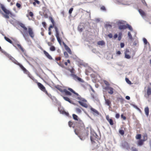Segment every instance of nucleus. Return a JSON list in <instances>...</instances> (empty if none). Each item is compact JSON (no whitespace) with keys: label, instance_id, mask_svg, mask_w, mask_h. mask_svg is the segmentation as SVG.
<instances>
[{"label":"nucleus","instance_id":"45","mask_svg":"<svg viewBox=\"0 0 151 151\" xmlns=\"http://www.w3.org/2000/svg\"><path fill=\"white\" fill-rule=\"evenodd\" d=\"M29 15L32 17L34 16V14L32 12H30L29 13Z\"/></svg>","mask_w":151,"mask_h":151},{"label":"nucleus","instance_id":"6","mask_svg":"<svg viewBox=\"0 0 151 151\" xmlns=\"http://www.w3.org/2000/svg\"><path fill=\"white\" fill-rule=\"evenodd\" d=\"M36 83H37L38 88L41 90L45 93L47 95H49L45 87L42 84L40 83L37 82V81Z\"/></svg>","mask_w":151,"mask_h":151},{"label":"nucleus","instance_id":"5","mask_svg":"<svg viewBox=\"0 0 151 151\" xmlns=\"http://www.w3.org/2000/svg\"><path fill=\"white\" fill-rule=\"evenodd\" d=\"M6 55L8 57L9 59L11 60L16 65H17L19 66L20 67L22 70H25V68L22 65L19 63L14 58L12 57L11 55L7 54Z\"/></svg>","mask_w":151,"mask_h":151},{"label":"nucleus","instance_id":"16","mask_svg":"<svg viewBox=\"0 0 151 151\" xmlns=\"http://www.w3.org/2000/svg\"><path fill=\"white\" fill-rule=\"evenodd\" d=\"M43 52L44 54L50 60L52 59V58L51 56L46 51L44 50L43 51Z\"/></svg>","mask_w":151,"mask_h":151},{"label":"nucleus","instance_id":"34","mask_svg":"<svg viewBox=\"0 0 151 151\" xmlns=\"http://www.w3.org/2000/svg\"><path fill=\"white\" fill-rule=\"evenodd\" d=\"M119 133L122 135L124 134V131L122 129H120L119 131Z\"/></svg>","mask_w":151,"mask_h":151},{"label":"nucleus","instance_id":"49","mask_svg":"<svg viewBox=\"0 0 151 151\" xmlns=\"http://www.w3.org/2000/svg\"><path fill=\"white\" fill-rule=\"evenodd\" d=\"M73 124V123L71 122V121H69L68 122V125L70 127H72V125Z\"/></svg>","mask_w":151,"mask_h":151},{"label":"nucleus","instance_id":"22","mask_svg":"<svg viewBox=\"0 0 151 151\" xmlns=\"http://www.w3.org/2000/svg\"><path fill=\"white\" fill-rule=\"evenodd\" d=\"M105 104L109 107H110L111 105V102L109 99H105Z\"/></svg>","mask_w":151,"mask_h":151},{"label":"nucleus","instance_id":"32","mask_svg":"<svg viewBox=\"0 0 151 151\" xmlns=\"http://www.w3.org/2000/svg\"><path fill=\"white\" fill-rule=\"evenodd\" d=\"M122 34L121 32H119V33L118 40L119 41H120L122 39Z\"/></svg>","mask_w":151,"mask_h":151},{"label":"nucleus","instance_id":"55","mask_svg":"<svg viewBox=\"0 0 151 151\" xmlns=\"http://www.w3.org/2000/svg\"><path fill=\"white\" fill-rule=\"evenodd\" d=\"M73 8H70L69 11V13L70 14H71L72 13V12L73 11Z\"/></svg>","mask_w":151,"mask_h":151},{"label":"nucleus","instance_id":"25","mask_svg":"<svg viewBox=\"0 0 151 151\" xmlns=\"http://www.w3.org/2000/svg\"><path fill=\"white\" fill-rule=\"evenodd\" d=\"M119 28L120 29H124L127 28V27L125 25H120L119 26Z\"/></svg>","mask_w":151,"mask_h":151},{"label":"nucleus","instance_id":"63","mask_svg":"<svg viewBox=\"0 0 151 151\" xmlns=\"http://www.w3.org/2000/svg\"><path fill=\"white\" fill-rule=\"evenodd\" d=\"M63 112L65 113L67 115H68L69 114L68 113L66 112H65V111H63Z\"/></svg>","mask_w":151,"mask_h":151},{"label":"nucleus","instance_id":"59","mask_svg":"<svg viewBox=\"0 0 151 151\" xmlns=\"http://www.w3.org/2000/svg\"><path fill=\"white\" fill-rule=\"evenodd\" d=\"M34 1H35L36 3H37L38 4H39L40 3V2L37 0H34Z\"/></svg>","mask_w":151,"mask_h":151},{"label":"nucleus","instance_id":"64","mask_svg":"<svg viewBox=\"0 0 151 151\" xmlns=\"http://www.w3.org/2000/svg\"><path fill=\"white\" fill-rule=\"evenodd\" d=\"M51 31H49L48 34L49 35H50L51 34Z\"/></svg>","mask_w":151,"mask_h":151},{"label":"nucleus","instance_id":"33","mask_svg":"<svg viewBox=\"0 0 151 151\" xmlns=\"http://www.w3.org/2000/svg\"><path fill=\"white\" fill-rule=\"evenodd\" d=\"M76 112L78 114H80L81 112V109L79 108H77L76 109Z\"/></svg>","mask_w":151,"mask_h":151},{"label":"nucleus","instance_id":"11","mask_svg":"<svg viewBox=\"0 0 151 151\" xmlns=\"http://www.w3.org/2000/svg\"><path fill=\"white\" fill-rule=\"evenodd\" d=\"M63 44L66 50L69 54H72V52L70 48L64 42H63Z\"/></svg>","mask_w":151,"mask_h":151},{"label":"nucleus","instance_id":"30","mask_svg":"<svg viewBox=\"0 0 151 151\" xmlns=\"http://www.w3.org/2000/svg\"><path fill=\"white\" fill-rule=\"evenodd\" d=\"M68 70L71 72V74H74L75 73V70L73 68H72L71 69H69Z\"/></svg>","mask_w":151,"mask_h":151},{"label":"nucleus","instance_id":"60","mask_svg":"<svg viewBox=\"0 0 151 151\" xmlns=\"http://www.w3.org/2000/svg\"><path fill=\"white\" fill-rule=\"evenodd\" d=\"M118 37V35L117 34H115V35L114 36V39H116Z\"/></svg>","mask_w":151,"mask_h":151},{"label":"nucleus","instance_id":"36","mask_svg":"<svg viewBox=\"0 0 151 151\" xmlns=\"http://www.w3.org/2000/svg\"><path fill=\"white\" fill-rule=\"evenodd\" d=\"M55 48L53 46H52L50 47V50L51 51H54L55 50Z\"/></svg>","mask_w":151,"mask_h":151},{"label":"nucleus","instance_id":"10","mask_svg":"<svg viewBox=\"0 0 151 151\" xmlns=\"http://www.w3.org/2000/svg\"><path fill=\"white\" fill-rule=\"evenodd\" d=\"M68 89L72 93H73L75 94L77 96V99H78L79 100H81V98L79 95L77 93L75 92L73 89H72L71 88H68Z\"/></svg>","mask_w":151,"mask_h":151},{"label":"nucleus","instance_id":"57","mask_svg":"<svg viewBox=\"0 0 151 151\" xmlns=\"http://www.w3.org/2000/svg\"><path fill=\"white\" fill-rule=\"evenodd\" d=\"M47 44L49 46H52V43L51 42H47Z\"/></svg>","mask_w":151,"mask_h":151},{"label":"nucleus","instance_id":"17","mask_svg":"<svg viewBox=\"0 0 151 151\" xmlns=\"http://www.w3.org/2000/svg\"><path fill=\"white\" fill-rule=\"evenodd\" d=\"M138 11L142 17H145L146 16V14L141 9H138Z\"/></svg>","mask_w":151,"mask_h":151},{"label":"nucleus","instance_id":"37","mask_svg":"<svg viewBox=\"0 0 151 151\" xmlns=\"http://www.w3.org/2000/svg\"><path fill=\"white\" fill-rule=\"evenodd\" d=\"M131 150L132 151H138L137 149L134 147H131Z\"/></svg>","mask_w":151,"mask_h":151},{"label":"nucleus","instance_id":"18","mask_svg":"<svg viewBox=\"0 0 151 151\" xmlns=\"http://www.w3.org/2000/svg\"><path fill=\"white\" fill-rule=\"evenodd\" d=\"M106 118L110 125H113L114 124L113 120L111 119H110L108 116H106Z\"/></svg>","mask_w":151,"mask_h":151},{"label":"nucleus","instance_id":"26","mask_svg":"<svg viewBox=\"0 0 151 151\" xmlns=\"http://www.w3.org/2000/svg\"><path fill=\"white\" fill-rule=\"evenodd\" d=\"M145 141V140L143 139H140L138 142V145L139 146L142 145Z\"/></svg>","mask_w":151,"mask_h":151},{"label":"nucleus","instance_id":"38","mask_svg":"<svg viewBox=\"0 0 151 151\" xmlns=\"http://www.w3.org/2000/svg\"><path fill=\"white\" fill-rule=\"evenodd\" d=\"M127 28H128L131 31H132L133 29L132 27L128 24H127Z\"/></svg>","mask_w":151,"mask_h":151},{"label":"nucleus","instance_id":"8","mask_svg":"<svg viewBox=\"0 0 151 151\" xmlns=\"http://www.w3.org/2000/svg\"><path fill=\"white\" fill-rule=\"evenodd\" d=\"M15 47H17L18 49L21 50L22 52L24 53L25 52V50L19 43H16L13 45Z\"/></svg>","mask_w":151,"mask_h":151},{"label":"nucleus","instance_id":"40","mask_svg":"<svg viewBox=\"0 0 151 151\" xmlns=\"http://www.w3.org/2000/svg\"><path fill=\"white\" fill-rule=\"evenodd\" d=\"M104 83L105 85H106L107 86H109L110 84L108 81H106L105 80L104 81Z\"/></svg>","mask_w":151,"mask_h":151},{"label":"nucleus","instance_id":"21","mask_svg":"<svg viewBox=\"0 0 151 151\" xmlns=\"http://www.w3.org/2000/svg\"><path fill=\"white\" fill-rule=\"evenodd\" d=\"M78 103L81 105L85 108H86L88 107V105L85 103L80 101H79Z\"/></svg>","mask_w":151,"mask_h":151},{"label":"nucleus","instance_id":"54","mask_svg":"<svg viewBox=\"0 0 151 151\" xmlns=\"http://www.w3.org/2000/svg\"><path fill=\"white\" fill-rule=\"evenodd\" d=\"M120 46L121 48L124 47V43L121 42L120 43Z\"/></svg>","mask_w":151,"mask_h":151},{"label":"nucleus","instance_id":"43","mask_svg":"<svg viewBox=\"0 0 151 151\" xmlns=\"http://www.w3.org/2000/svg\"><path fill=\"white\" fill-rule=\"evenodd\" d=\"M141 1L144 5L146 6H147V4L146 3L145 0H141Z\"/></svg>","mask_w":151,"mask_h":151},{"label":"nucleus","instance_id":"51","mask_svg":"<svg viewBox=\"0 0 151 151\" xmlns=\"http://www.w3.org/2000/svg\"><path fill=\"white\" fill-rule=\"evenodd\" d=\"M42 24L44 28H45L46 27V23L45 22H42Z\"/></svg>","mask_w":151,"mask_h":151},{"label":"nucleus","instance_id":"7","mask_svg":"<svg viewBox=\"0 0 151 151\" xmlns=\"http://www.w3.org/2000/svg\"><path fill=\"white\" fill-rule=\"evenodd\" d=\"M25 70H22L24 73L28 75V76L32 79L34 81L35 83L37 82V81L35 79V78L31 75L26 70V69L25 68Z\"/></svg>","mask_w":151,"mask_h":151},{"label":"nucleus","instance_id":"62","mask_svg":"<svg viewBox=\"0 0 151 151\" xmlns=\"http://www.w3.org/2000/svg\"><path fill=\"white\" fill-rule=\"evenodd\" d=\"M117 54L118 55H120L121 54V52L119 51H118L117 52Z\"/></svg>","mask_w":151,"mask_h":151},{"label":"nucleus","instance_id":"47","mask_svg":"<svg viewBox=\"0 0 151 151\" xmlns=\"http://www.w3.org/2000/svg\"><path fill=\"white\" fill-rule=\"evenodd\" d=\"M143 40L145 44L146 45L147 43V39L146 38H144L143 39Z\"/></svg>","mask_w":151,"mask_h":151},{"label":"nucleus","instance_id":"31","mask_svg":"<svg viewBox=\"0 0 151 151\" xmlns=\"http://www.w3.org/2000/svg\"><path fill=\"white\" fill-rule=\"evenodd\" d=\"M55 88L62 93L63 90L61 88L60 86H55Z\"/></svg>","mask_w":151,"mask_h":151},{"label":"nucleus","instance_id":"50","mask_svg":"<svg viewBox=\"0 0 151 151\" xmlns=\"http://www.w3.org/2000/svg\"><path fill=\"white\" fill-rule=\"evenodd\" d=\"M120 115L118 113H117L116 114L115 117L117 119H118L119 118Z\"/></svg>","mask_w":151,"mask_h":151},{"label":"nucleus","instance_id":"44","mask_svg":"<svg viewBox=\"0 0 151 151\" xmlns=\"http://www.w3.org/2000/svg\"><path fill=\"white\" fill-rule=\"evenodd\" d=\"M100 9L101 10L104 11H106V10L105 7L104 6H101L100 8Z\"/></svg>","mask_w":151,"mask_h":151},{"label":"nucleus","instance_id":"23","mask_svg":"<svg viewBox=\"0 0 151 151\" xmlns=\"http://www.w3.org/2000/svg\"><path fill=\"white\" fill-rule=\"evenodd\" d=\"M145 111L146 115L147 116H148L149 113V109L148 107L145 108Z\"/></svg>","mask_w":151,"mask_h":151},{"label":"nucleus","instance_id":"52","mask_svg":"<svg viewBox=\"0 0 151 151\" xmlns=\"http://www.w3.org/2000/svg\"><path fill=\"white\" fill-rule=\"evenodd\" d=\"M121 117L124 120H125L126 119V117L125 116H124L122 114L121 115Z\"/></svg>","mask_w":151,"mask_h":151},{"label":"nucleus","instance_id":"24","mask_svg":"<svg viewBox=\"0 0 151 151\" xmlns=\"http://www.w3.org/2000/svg\"><path fill=\"white\" fill-rule=\"evenodd\" d=\"M97 44L99 45L103 46L105 45V42L104 41L101 40L98 41Z\"/></svg>","mask_w":151,"mask_h":151},{"label":"nucleus","instance_id":"19","mask_svg":"<svg viewBox=\"0 0 151 151\" xmlns=\"http://www.w3.org/2000/svg\"><path fill=\"white\" fill-rule=\"evenodd\" d=\"M62 93H64L66 95L70 96L71 95V93L67 91L66 89H64Z\"/></svg>","mask_w":151,"mask_h":151},{"label":"nucleus","instance_id":"39","mask_svg":"<svg viewBox=\"0 0 151 151\" xmlns=\"http://www.w3.org/2000/svg\"><path fill=\"white\" fill-rule=\"evenodd\" d=\"M64 55L66 58H68L69 57L68 53L66 52H64Z\"/></svg>","mask_w":151,"mask_h":151},{"label":"nucleus","instance_id":"53","mask_svg":"<svg viewBox=\"0 0 151 151\" xmlns=\"http://www.w3.org/2000/svg\"><path fill=\"white\" fill-rule=\"evenodd\" d=\"M61 58L60 57H56L55 58V60L57 61H58V60H61Z\"/></svg>","mask_w":151,"mask_h":151},{"label":"nucleus","instance_id":"56","mask_svg":"<svg viewBox=\"0 0 151 151\" xmlns=\"http://www.w3.org/2000/svg\"><path fill=\"white\" fill-rule=\"evenodd\" d=\"M106 27H109L110 28L111 27V25L110 24H106Z\"/></svg>","mask_w":151,"mask_h":151},{"label":"nucleus","instance_id":"3","mask_svg":"<svg viewBox=\"0 0 151 151\" xmlns=\"http://www.w3.org/2000/svg\"><path fill=\"white\" fill-rule=\"evenodd\" d=\"M49 19L51 21L52 24V25H50L49 28H52L53 27H54L55 29L56 35L55 36L57 38V40L59 43L61 45V40L60 39V38L59 36V33L58 30V29L57 27L55 26V21L53 19V18L51 16L49 17Z\"/></svg>","mask_w":151,"mask_h":151},{"label":"nucleus","instance_id":"2","mask_svg":"<svg viewBox=\"0 0 151 151\" xmlns=\"http://www.w3.org/2000/svg\"><path fill=\"white\" fill-rule=\"evenodd\" d=\"M19 25L23 29V32H22V34L25 39L26 36H28V34L32 39H33L34 38L35 33L32 28L30 27H28L27 28L25 24L22 23H20Z\"/></svg>","mask_w":151,"mask_h":151},{"label":"nucleus","instance_id":"12","mask_svg":"<svg viewBox=\"0 0 151 151\" xmlns=\"http://www.w3.org/2000/svg\"><path fill=\"white\" fill-rule=\"evenodd\" d=\"M70 76L73 77L75 80H78L79 81L82 82V79L78 77L75 74H71Z\"/></svg>","mask_w":151,"mask_h":151},{"label":"nucleus","instance_id":"41","mask_svg":"<svg viewBox=\"0 0 151 151\" xmlns=\"http://www.w3.org/2000/svg\"><path fill=\"white\" fill-rule=\"evenodd\" d=\"M125 80L126 81V82L128 84H131V82L130 81L129 79L127 78H125Z\"/></svg>","mask_w":151,"mask_h":151},{"label":"nucleus","instance_id":"29","mask_svg":"<svg viewBox=\"0 0 151 151\" xmlns=\"http://www.w3.org/2000/svg\"><path fill=\"white\" fill-rule=\"evenodd\" d=\"M72 116H73V119L75 120L78 121V116L77 115L75 114H73L72 115Z\"/></svg>","mask_w":151,"mask_h":151},{"label":"nucleus","instance_id":"15","mask_svg":"<svg viewBox=\"0 0 151 151\" xmlns=\"http://www.w3.org/2000/svg\"><path fill=\"white\" fill-rule=\"evenodd\" d=\"M90 110L92 112V113L94 115H99V112L98 111L95 109L93 108L92 107H91L90 108Z\"/></svg>","mask_w":151,"mask_h":151},{"label":"nucleus","instance_id":"28","mask_svg":"<svg viewBox=\"0 0 151 151\" xmlns=\"http://www.w3.org/2000/svg\"><path fill=\"white\" fill-rule=\"evenodd\" d=\"M63 98L65 101H67L70 103H71V101L69 98L67 97L63 96Z\"/></svg>","mask_w":151,"mask_h":151},{"label":"nucleus","instance_id":"1","mask_svg":"<svg viewBox=\"0 0 151 151\" xmlns=\"http://www.w3.org/2000/svg\"><path fill=\"white\" fill-rule=\"evenodd\" d=\"M76 127L77 129H75V133L78 135L79 133L81 134L84 133L85 136H87L88 134V131L85 128L84 124L83 121L79 120L76 122Z\"/></svg>","mask_w":151,"mask_h":151},{"label":"nucleus","instance_id":"13","mask_svg":"<svg viewBox=\"0 0 151 151\" xmlns=\"http://www.w3.org/2000/svg\"><path fill=\"white\" fill-rule=\"evenodd\" d=\"M129 49H127L125 52V58L129 59L131 58V56L129 55Z\"/></svg>","mask_w":151,"mask_h":151},{"label":"nucleus","instance_id":"48","mask_svg":"<svg viewBox=\"0 0 151 151\" xmlns=\"http://www.w3.org/2000/svg\"><path fill=\"white\" fill-rule=\"evenodd\" d=\"M16 5L17 6V8H20L21 7V4L19 3H17V4H16Z\"/></svg>","mask_w":151,"mask_h":151},{"label":"nucleus","instance_id":"61","mask_svg":"<svg viewBox=\"0 0 151 151\" xmlns=\"http://www.w3.org/2000/svg\"><path fill=\"white\" fill-rule=\"evenodd\" d=\"M126 99H127V100H129L130 99V97L129 96H126Z\"/></svg>","mask_w":151,"mask_h":151},{"label":"nucleus","instance_id":"35","mask_svg":"<svg viewBox=\"0 0 151 151\" xmlns=\"http://www.w3.org/2000/svg\"><path fill=\"white\" fill-rule=\"evenodd\" d=\"M141 137V136L140 134H138L136 136V138L137 139H140Z\"/></svg>","mask_w":151,"mask_h":151},{"label":"nucleus","instance_id":"42","mask_svg":"<svg viewBox=\"0 0 151 151\" xmlns=\"http://www.w3.org/2000/svg\"><path fill=\"white\" fill-rule=\"evenodd\" d=\"M128 36L129 37V38L130 39H132V36L130 32H128Z\"/></svg>","mask_w":151,"mask_h":151},{"label":"nucleus","instance_id":"4","mask_svg":"<svg viewBox=\"0 0 151 151\" xmlns=\"http://www.w3.org/2000/svg\"><path fill=\"white\" fill-rule=\"evenodd\" d=\"M0 7L1 8L2 10L6 14H3V15L4 18L6 19L9 18V16H13L14 15L9 10L6 9L4 6L0 4Z\"/></svg>","mask_w":151,"mask_h":151},{"label":"nucleus","instance_id":"46","mask_svg":"<svg viewBox=\"0 0 151 151\" xmlns=\"http://www.w3.org/2000/svg\"><path fill=\"white\" fill-rule=\"evenodd\" d=\"M144 139L143 140H145V141L147 139V136L146 134H145L143 136Z\"/></svg>","mask_w":151,"mask_h":151},{"label":"nucleus","instance_id":"58","mask_svg":"<svg viewBox=\"0 0 151 151\" xmlns=\"http://www.w3.org/2000/svg\"><path fill=\"white\" fill-rule=\"evenodd\" d=\"M108 36L110 38H111L112 37V35L110 33L108 35Z\"/></svg>","mask_w":151,"mask_h":151},{"label":"nucleus","instance_id":"9","mask_svg":"<svg viewBox=\"0 0 151 151\" xmlns=\"http://www.w3.org/2000/svg\"><path fill=\"white\" fill-rule=\"evenodd\" d=\"M104 89L108 91V93L110 94H112L114 93V89L111 87L106 86Z\"/></svg>","mask_w":151,"mask_h":151},{"label":"nucleus","instance_id":"14","mask_svg":"<svg viewBox=\"0 0 151 151\" xmlns=\"http://www.w3.org/2000/svg\"><path fill=\"white\" fill-rule=\"evenodd\" d=\"M122 145L124 148L127 150H128L130 148L129 144L127 142H124L122 144Z\"/></svg>","mask_w":151,"mask_h":151},{"label":"nucleus","instance_id":"27","mask_svg":"<svg viewBox=\"0 0 151 151\" xmlns=\"http://www.w3.org/2000/svg\"><path fill=\"white\" fill-rule=\"evenodd\" d=\"M4 38L7 41L11 44H12V42L9 38L6 36H5L4 37Z\"/></svg>","mask_w":151,"mask_h":151},{"label":"nucleus","instance_id":"20","mask_svg":"<svg viewBox=\"0 0 151 151\" xmlns=\"http://www.w3.org/2000/svg\"><path fill=\"white\" fill-rule=\"evenodd\" d=\"M147 94L149 97L151 94V88L150 87H148L147 90Z\"/></svg>","mask_w":151,"mask_h":151}]
</instances>
